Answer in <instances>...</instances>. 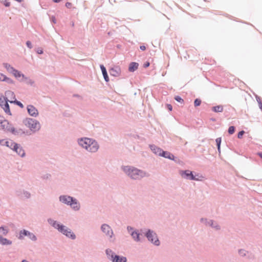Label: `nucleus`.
I'll use <instances>...</instances> for the list:
<instances>
[{"label":"nucleus","instance_id":"1","mask_svg":"<svg viewBox=\"0 0 262 262\" xmlns=\"http://www.w3.org/2000/svg\"><path fill=\"white\" fill-rule=\"evenodd\" d=\"M79 144L90 152H96L99 148V145L95 140L88 138L81 139Z\"/></svg>","mask_w":262,"mask_h":262},{"label":"nucleus","instance_id":"28","mask_svg":"<svg viewBox=\"0 0 262 262\" xmlns=\"http://www.w3.org/2000/svg\"><path fill=\"white\" fill-rule=\"evenodd\" d=\"M201 103V100L199 99H196L194 102V105L195 106H198L200 105Z\"/></svg>","mask_w":262,"mask_h":262},{"label":"nucleus","instance_id":"37","mask_svg":"<svg viewBox=\"0 0 262 262\" xmlns=\"http://www.w3.org/2000/svg\"><path fill=\"white\" fill-rule=\"evenodd\" d=\"M167 108L170 111H171L172 110V106L171 104H167Z\"/></svg>","mask_w":262,"mask_h":262},{"label":"nucleus","instance_id":"32","mask_svg":"<svg viewBox=\"0 0 262 262\" xmlns=\"http://www.w3.org/2000/svg\"><path fill=\"white\" fill-rule=\"evenodd\" d=\"M13 103L16 104L17 105H18V106H19L21 108L24 107L23 104L20 102L16 100H15V101Z\"/></svg>","mask_w":262,"mask_h":262},{"label":"nucleus","instance_id":"49","mask_svg":"<svg viewBox=\"0 0 262 262\" xmlns=\"http://www.w3.org/2000/svg\"><path fill=\"white\" fill-rule=\"evenodd\" d=\"M144 66H149V62H147L145 64Z\"/></svg>","mask_w":262,"mask_h":262},{"label":"nucleus","instance_id":"22","mask_svg":"<svg viewBox=\"0 0 262 262\" xmlns=\"http://www.w3.org/2000/svg\"><path fill=\"white\" fill-rule=\"evenodd\" d=\"M11 243L12 242L11 241L0 236V244L2 245H10Z\"/></svg>","mask_w":262,"mask_h":262},{"label":"nucleus","instance_id":"10","mask_svg":"<svg viewBox=\"0 0 262 262\" xmlns=\"http://www.w3.org/2000/svg\"><path fill=\"white\" fill-rule=\"evenodd\" d=\"M5 98L10 103H13L16 100L14 93L11 91H8L6 92Z\"/></svg>","mask_w":262,"mask_h":262},{"label":"nucleus","instance_id":"19","mask_svg":"<svg viewBox=\"0 0 262 262\" xmlns=\"http://www.w3.org/2000/svg\"><path fill=\"white\" fill-rule=\"evenodd\" d=\"M212 110L215 113L222 112L224 110V106L222 105H219L212 107Z\"/></svg>","mask_w":262,"mask_h":262},{"label":"nucleus","instance_id":"34","mask_svg":"<svg viewBox=\"0 0 262 262\" xmlns=\"http://www.w3.org/2000/svg\"><path fill=\"white\" fill-rule=\"evenodd\" d=\"M244 133L245 132L244 130L239 132L237 135V137L239 139L242 138Z\"/></svg>","mask_w":262,"mask_h":262},{"label":"nucleus","instance_id":"33","mask_svg":"<svg viewBox=\"0 0 262 262\" xmlns=\"http://www.w3.org/2000/svg\"><path fill=\"white\" fill-rule=\"evenodd\" d=\"M138 67H129V71L134 72L137 69Z\"/></svg>","mask_w":262,"mask_h":262},{"label":"nucleus","instance_id":"16","mask_svg":"<svg viewBox=\"0 0 262 262\" xmlns=\"http://www.w3.org/2000/svg\"><path fill=\"white\" fill-rule=\"evenodd\" d=\"M8 71L12 73V74L16 78L20 77L21 76L20 73L19 71L14 69L12 67H9L8 69Z\"/></svg>","mask_w":262,"mask_h":262},{"label":"nucleus","instance_id":"27","mask_svg":"<svg viewBox=\"0 0 262 262\" xmlns=\"http://www.w3.org/2000/svg\"><path fill=\"white\" fill-rule=\"evenodd\" d=\"M216 142L217 146V149L219 151H220V146L221 143V138H218L216 139Z\"/></svg>","mask_w":262,"mask_h":262},{"label":"nucleus","instance_id":"20","mask_svg":"<svg viewBox=\"0 0 262 262\" xmlns=\"http://www.w3.org/2000/svg\"><path fill=\"white\" fill-rule=\"evenodd\" d=\"M185 174L187 177H190L189 179L192 180H198L199 179L195 178V177L193 175L192 172L189 170H186L184 172Z\"/></svg>","mask_w":262,"mask_h":262},{"label":"nucleus","instance_id":"3","mask_svg":"<svg viewBox=\"0 0 262 262\" xmlns=\"http://www.w3.org/2000/svg\"><path fill=\"white\" fill-rule=\"evenodd\" d=\"M49 223L52 225L54 227L57 229L59 231L62 232L63 234L66 235L68 237H70L72 239L75 238V234L71 232V230L67 228L63 225H60L56 221H54L51 219L48 220Z\"/></svg>","mask_w":262,"mask_h":262},{"label":"nucleus","instance_id":"11","mask_svg":"<svg viewBox=\"0 0 262 262\" xmlns=\"http://www.w3.org/2000/svg\"><path fill=\"white\" fill-rule=\"evenodd\" d=\"M101 229L102 231L104 233H105L106 235L110 237H112L113 232L111 227L108 225L106 224L102 225V226H101Z\"/></svg>","mask_w":262,"mask_h":262},{"label":"nucleus","instance_id":"39","mask_svg":"<svg viewBox=\"0 0 262 262\" xmlns=\"http://www.w3.org/2000/svg\"><path fill=\"white\" fill-rule=\"evenodd\" d=\"M156 147L151 146V149L156 154V152H158V150L156 149Z\"/></svg>","mask_w":262,"mask_h":262},{"label":"nucleus","instance_id":"14","mask_svg":"<svg viewBox=\"0 0 262 262\" xmlns=\"http://www.w3.org/2000/svg\"><path fill=\"white\" fill-rule=\"evenodd\" d=\"M110 74L113 76H117L120 73L119 67H112L109 70Z\"/></svg>","mask_w":262,"mask_h":262},{"label":"nucleus","instance_id":"6","mask_svg":"<svg viewBox=\"0 0 262 262\" xmlns=\"http://www.w3.org/2000/svg\"><path fill=\"white\" fill-rule=\"evenodd\" d=\"M106 254L108 257H111V259L113 262H126V258L123 256H119L118 255H114L111 250L107 249L106 250Z\"/></svg>","mask_w":262,"mask_h":262},{"label":"nucleus","instance_id":"43","mask_svg":"<svg viewBox=\"0 0 262 262\" xmlns=\"http://www.w3.org/2000/svg\"><path fill=\"white\" fill-rule=\"evenodd\" d=\"M52 20L54 24L56 23V19L54 16L52 17Z\"/></svg>","mask_w":262,"mask_h":262},{"label":"nucleus","instance_id":"5","mask_svg":"<svg viewBox=\"0 0 262 262\" xmlns=\"http://www.w3.org/2000/svg\"><path fill=\"white\" fill-rule=\"evenodd\" d=\"M26 121V125L33 132H36L40 129V125L37 121L33 119H28Z\"/></svg>","mask_w":262,"mask_h":262},{"label":"nucleus","instance_id":"7","mask_svg":"<svg viewBox=\"0 0 262 262\" xmlns=\"http://www.w3.org/2000/svg\"><path fill=\"white\" fill-rule=\"evenodd\" d=\"M146 237L149 241L155 244L156 245H159L160 242L157 237V236L155 233L153 231L148 230L146 234Z\"/></svg>","mask_w":262,"mask_h":262},{"label":"nucleus","instance_id":"25","mask_svg":"<svg viewBox=\"0 0 262 262\" xmlns=\"http://www.w3.org/2000/svg\"><path fill=\"white\" fill-rule=\"evenodd\" d=\"M30 232L26 230H23V231H21L20 232V234H19V239H22L24 236H28V233H29Z\"/></svg>","mask_w":262,"mask_h":262},{"label":"nucleus","instance_id":"4","mask_svg":"<svg viewBox=\"0 0 262 262\" xmlns=\"http://www.w3.org/2000/svg\"><path fill=\"white\" fill-rule=\"evenodd\" d=\"M1 126L3 129L7 132H10L14 135H19L24 133L21 129L15 130L14 128L6 120H4L3 122H2Z\"/></svg>","mask_w":262,"mask_h":262},{"label":"nucleus","instance_id":"17","mask_svg":"<svg viewBox=\"0 0 262 262\" xmlns=\"http://www.w3.org/2000/svg\"><path fill=\"white\" fill-rule=\"evenodd\" d=\"M14 150H15L20 157L24 156L25 154L24 150L22 149L21 147L18 146V144L16 145Z\"/></svg>","mask_w":262,"mask_h":262},{"label":"nucleus","instance_id":"47","mask_svg":"<svg viewBox=\"0 0 262 262\" xmlns=\"http://www.w3.org/2000/svg\"><path fill=\"white\" fill-rule=\"evenodd\" d=\"M61 0H53V2H55V3H58Z\"/></svg>","mask_w":262,"mask_h":262},{"label":"nucleus","instance_id":"50","mask_svg":"<svg viewBox=\"0 0 262 262\" xmlns=\"http://www.w3.org/2000/svg\"><path fill=\"white\" fill-rule=\"evenodd\" d=\"M21 262H28V261L26 260H23Z\"/></svg>","mask_w":262,"mask_h":262},{"label":"nucleus","instance_id":"42","mask_svg":"<svg viewBox=\"0 0 262 262\" xmlns=\"http://www.w3.org/2000/svg\"><path fill=\"white\" fill-rule=\"evenodd\" d=\"M140 49L142 51H144L146 49V47L145 46H141L140 47Z\"/></svg>","mask_w":262,"mask_h":262},{"label":"nucleus","instance_id":"31","mask_svg":"<svg viewBox=\"0 0 262 262\" xmlns=\"http://www.w3.org/2000/svg\"><path fill=\"white\" fill-rule=\"evenodd\" d=\"M174 99H175V100H176V101H177L178 102H180V103H183V102H184L183 99H182L180 96H176V97H174Z\"/></svg>","mask_w":262,"mask_h":262},{"label":"nucleus","instance_id":"8","mask_svg":"<svg viewBox=\"0 0 262 262\" xmlns=\"http://www.w3.org/2000/svg\"><path fill=\"white\" fill-rule=\"evenodd\" d=\"M8 101L6 100L4 97L0 98V105L5 111V112L8 115H11V112L9 108V106L8 103Z\"/></svg>","mask_w":262,"mask_h":262},{"label":"nucleus","instance_id":"18","mask_svg":"<svg viewBox=\"0 0 262 262\" xmlns=\"http://www.w3.org/2000/svg\"><path fill=\"white\" fill-rule=\"evenodd\" d=\"M69 205L75 210H77L80 208L79 204L76 201L75 199L73 200Z\"/></svg>","mask_w":262,"mask_h":262},{"label":"nucleus","instance_id":"2","mask_svg":"<svg viewBox=\"0 0 262 262\" xmlns=\"http://www.w3.org/2000/svg\"><path fill=\"white\" fill-rule=\"evenodd\" d=\"M123 170L128 176L134 179H140L145 176L144 172L130 166L124 167Z\"/></svg>","mask_w":262,"mask_h":262},{"label":"nucleus","instance_id":"26","mask_svg":"<svg viewBox=\"0 0 262 262\" xmlns=\"http://www.w3.org/2000/svg\"><path fill=\"white\" fill-rule=\"evenodd\" d=\"M8 232V230L4 227H0V234L6 235Z\"/></svg>","mask_w":262,"mask_h":262},{"label":"nucleus","instance_id":"44","mask_svg":"<svg viewBox=\"0 0 262 262\" xmlns=\"http://www.w3.org/2000/svg\"><path fill=\"white\" fill-rule=\"evenodd\" d=\"M127 230H128V232H131L132 230H133V228L130 227H128Z\"/></svg>","mask_w":262,"mask_h":262},{"label":"nucleus","instance_id":"12","mask_svg":"<svg viewBox=\"0 0 262 262\" xmlns=\"http://www.w3.org/2000/svg\"><path fill=\"white\" fill-rule=\"evenodd\" d=\"M27 110L28 113L33 117H37L38 115L37 110L33 105H28L27 106Z\"/></svg>","mask_w":262,"mask_h":262},{"label":"nucleus","instance_id":"45","mask_svg":"<svg viewBox=\"0 0 262 262\" xmlns=\"http://www.w3.org/2000/svg\"><path fill=\"white\" fill-rule=\"evenodd\" d=\"M4 120H3V117H1L0 116V123L2 124V122H3V121H4Z\"/></svg>","mask_w":262,"mask_h":262},{"label":"nucleus","instance_id":"15","mask_svg":"<svg viewBox=\"0 0 262 262\" xmlns=\"http://www.w3.org/2000/svg\"><path fill=\"white\" fill-rule=\"evenodd\" d=\"M74 199L69 196H61L60 197V201L65 204L69 205L72 201H73Z\"/></svg>","mask_w":262,"mask_h":262},{"label":"nucleus","instance_id":"35","mask_svg":"<svg viewBox=\"0 0 262 262\" xmlns=\"http://www.w3.org/2000/svg\"><path fill=\"white\" fill-rule=\"evenodd\" d=\"M26 45H27V47L28 48H29L30 49L32 48V47L31 42L30 41H27L26 42Z\"/></svg>","mask_w":262,"mask_h":262},{"label":"nucleus","instance_id":"40","mask_svg":"<svg viewBox=\"0 0 262 262\" xmlns=\"http://www.w3.org/2000/svg\"><path fill=\"white\" fill-rule=\"evenodd\" d=\"M37 53L39 54H42L43 53L42 50L41 49H38L37 50Z\"/></svg>","mask_w":262,"mask_h":262},{"label":"nucleus","instance_id":"24","mask_svg":"<svg viewBox=\"0 0 262 262\" xmlns=\"http://www.w3.org/2000/svg\"><path fill=\"white\" fill-rule=\"evenodd\" d=\"M0 81H6L9 83L12 82V80L6 77L5 75L2 73H0Z\"/></svg>","mask_w":262,"mask_h":262},{"label":"nucleus","instance_id":"36","mask_svg":"<svg viewBox=\"0 0 262 262\" xmlns=\"http://www.w3.org/2000/svg\"><path fill=\"white\" fill-rule=\"evenodd\" d=\"M4 4L6 7H9L10 5V2H8L6 0L4 2Z\"/></svg>","mask_w":262,"mask_h":262},{"label":"nucleus","instance_id":"29","mask_svg":"<svg viewBox=\"0 0 262 262\" xmlns=\"http://www.w3.org/2000/svg\"><path fill=\"white\" fill-rule=\"evenodd\" d=\"M235 128L233 126H231L229 127L228 129V133L229 134L231 135L233 134L234 133Z\"/></svg>","mask_w":262,"mask_h":262},{"label":"nucleus","instance_id":"30","mask_svg":"<svg viewBox=\"0 0 262 262\" xmlns=\"http://www.w3.org/2000/svg\"><path fill=\"white\" fill-rule=\"evenodd\" d=\"M28 236L31 239H32L33 241H35L36 239V236L33 233H32L31 232L28 233Z\"/></svg>","mask_w":262,"mask_h":262},{"label":"nucleus","instance_id":"9","mask_svg":"<svg viewBox=\"0 0 262 262\" xmlns=\"http://www.w3.org/2000/svg\"><path fill=\"white\" fill-rule=\"evenodd\" d=\"M156 149L158 150V152H156V154L169 159H173L174 156L170 153L163 151L160 148H156Z\"/></svg>","mask_w":262,"mask_h":262},{"label":"nucleus","instance_id":"41","mask_svg":"<svg viewBox=\"0 0 262 262\" xmlns=\"http://www.w3.org/2000/svg\"><path fill=\"white\" fill-rule=\"evenodd\" d=\"M239 253L240 254L242 255H245V252L244 250H241L239 251Z\"/></svg>","mask_w":262,"mask_h":262},{"label":"nucleus","instance_id":"38","mask_svg":"<svg viewBox=\"0 0 262 262\" xmlns=\"http://www.w3.org/2000/svg\"><path fill=\"white\" fill-rule=\"evenodd\" d=\"M66 6L68 8H70L72 7V4L71 3L68 2L66 4Z\"/></svg>","mask_w":262,"mask_h":262},{"label":"nucleus","instance_id":"23","mask_svg":"<svg viewBox=\"0 0 262 262\" xmlns=\"http://www.w3.org/2000/svg\"><path fill=\"white\" fill-rule=\"evenodd\" d=\"M131 235L136 241L138 242L140 241V234L137 232H132Z\"/></svg>","mask_w":262,"mask_h":262},{"label":"nucleus","instance_id":"13","mask_svg":"<svg viewBox=\"0 0 262 262\" xmlns=\"http://www.w3.org/2000/svg\"><path fill=\"white\" fill-rule=\"evenodd\" d=\"M0 144L4 145L5 144L7 147H10V148L14 150L17 144L15 143L12 140L5 141L4 140H0Z\"/></svg>","mask_w":262,"mask_h":262},{"label":"nucleus","instance_id":"46","mask_svg":"<svg viewBox=\"0 0 262 262\" xmlns=\"http://www.w3.org/2000/svg\"><path fill=\"white\" fill-rule=\"evenodd\" d=\"M137 63L136 62H132L130 66H137L136 65Z\"/></svg>","mask_w":262,"mask_h":262},{"label":"nucleus","instance_id":"48","mask_svg":"<svg viewBox=\"0 0 262 262\" xmlns=\"http://www.w3.org/2000/svg\"><path fill=\"white\" fill-rule=\"evenodd\" d=\"M258 155L261 158H262V153H258Z\"/></svg>","mask_w":262,"mask_h":262},{"label":"nucleus","instance_id":"21","mask_svg":"<svg viewBox=\"0 0 262 262\" xmlns=\"http://www.w3.org/2000/svg\"><path fill=\"white\" fill-rule=\"evenodd\" d=\"M101 67V71H102V74H103V75L105 80L107 82L108 81L109 78H108V76L107 74V72L105 68V67Z\"/></svg>","mask_w":262,"mask_h":262}]
</instances>
